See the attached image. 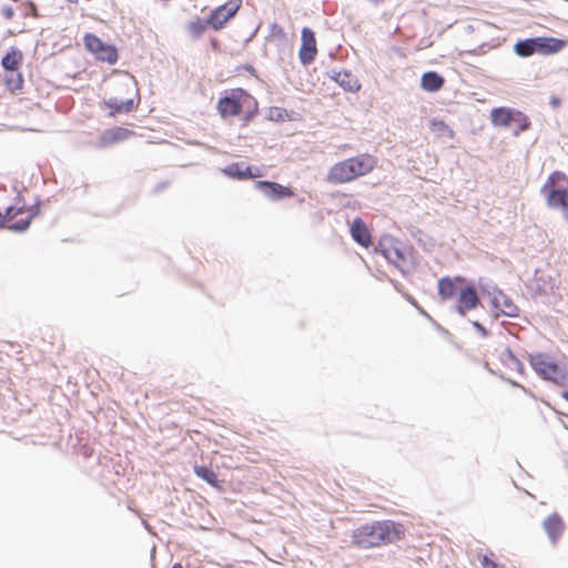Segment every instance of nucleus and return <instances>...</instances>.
I'll list each match as a JSON object with an SVG mask.
<instances>
[{"label":"nucleus","mask_w":568,"mask_h":568,"mask_svg":"<svg viewBox=\"0 0 568 568\" xmlns=\"http://www.w3.org/2000/svg\"><path fill=\"white\" fill-rule=\"evenodd\" d=\"M404 529L390 520L366 524L353 531V542L362 548L379 546L383 542H394L402 538Z\"/></svg>","instance_id":"f257e3e1"},{"label":"nucleus","mask_w":568,"mask_h":568,"mask_svg":"<svg viewBox=\"0 0 568 568\" xmlns=\"http://www.w3.org/2000/svg\"><path fill=\"white\" fill-rule=\"evenodd\" d=\"M375 165V158L361 154L334 164L328 171L327 181L334 184L346 183L369 173Z\"/></svg>","instance_id":"f03ea898"},{"label":"nucleus","mask_w":568,"mask_h":568,"mask_svg":"<svg viewBox=\"0 0 568 568\" xmlns=\"http://www.w3.org/2000/svg\"><path fill=\"white\" fill-rule=\"evenodd\" d=\"M568 180L565 174L554 172L541 187V193L549 207L566 209Z\"/></svg>","instance_id":"7ed1b4c3"},{"label":"nucleus","mask_w":568,"mask_h":568,"mask_svg":"<svg viewBox=\"0 0 568 568\" xmlns=\"http://www.w3.org/2000/svg\"><path fill=\"white\" fill-rule=\"evenodd\" d=\"M490 121L495 126L510 128L513 123H519V130H527L528 118L520 111L510 108H496L490 112Z\"/></svg>","instance_id":"20e7f679"},{"label":"nucleus","mask_w":568,"mask_h":568,"mask_svg":"<svg viewBox=\"0 0 568 568\" xmlns=\"http://www.w3.org/2000/svg\"><path fill=\"white\" fill-rule=\"evenodd\" d=\"M85 48L92 52L97 59L114 64L118 60V51L113 45L105 44L98 37L87 34L84 37Z\"/></svg>","instance_id":"39448f33"},{"label":"nucleus","mask_w":568,"mask_h":568,"mask_svg":"<svg viewBox=\"0 0 568 568\" xmlns=\"http://www.w3.org/2000/svg\"><path fill=\"white\" fill-rule=\"evenodd\" d=\"M379 246L382 254L387 261H389L396 267L403 268V263L406 260L407 251L399 241L393 237H385L381 241Z\"/></svg>","instance_id":"423d86ee"},{"label":"nucleus","mask_w":568,"mask_h":568,"mask_svg":"<svg viewBox=\"0 0 568 568\" xmlns=\"http://www.w3.org/2000/svg\"><path fill=\"white\" fill-rule=\"evenodd\" d=\"M240 7L241 1L237 0H233L223 6H220L212 12L207 24H210L214 30L222 29L224 24L236 14Z\"/></svg>","instance_id":"0eeeda50"},{"label":"nucleus","mask_w":568,"mask_h":568,"mask_svg":"<svg viewBox=\"0 0 568 568\" xmlns=\"http://www.w3.org/2000/svg\"><path fill=\"white\" fill-rule=\"evenodd\" d=\"M488 295L490 296V305L496 312L495 316H498L499 314L508 317L518 316V307L501 291L494 288L493 292H488Z\"/></svg>","instance_id":"6e6552de"},{"label":"nucleus","mask_w":568,"mask_h":568,"mask_svg":"<svg viewBox=\"0 0 568 568\" xmlns=\"http://www.w3.org/2000/svg\"><path fill=\"white\" fill-rule=\"evenodd\" d=\"M317 53L314 32L308 28L302 30V45L300 49V60L304 65L310 64Z\"/></svg>","instance_id":"1a4fd4ad"},{"label":"nucleus","mask_w":568,"mask_h":568,"mask_svg":"<svg viewBox=\"0 0 568 568\" xmlns=\"http://www.w3.org/2000/svg\"><path fill=\"white\" fill-rule=\"evenodd\" d=\"M479 304V298L474 287L467 286L458 293V304L456 310L460 316H465L470 310H474Z\"/></svg>","instance_id":"9d476101"},{"label":"nucleus","mask_w":568,"mask_h":568,"mask_svg":"<svg viewBox=\"0 0 568 568\" xmlns=\"http://www.w3.org/2000/svg\"><path fill=\"white\" fill-rule=\"evenodd\" d=\"M255 187L260 190L270 200H278L281 197L292 196V191L278 183L258 181L255 183Z\"/></svg>","instance_id":"9b49d317"},{"label":"nucleus","mask_w":568,"mask_h":568,"mask_svg":"<svg viewBox=\"0 0 568 568\" xmlns=\"http://www.w3.org/2000/svg\"><path fill=\"white\" fill-rule=\"evenodd\" d=\"M535 45H537V53L555 54L565 49L567 42L561 39L537 37Z\"/></svg>","instance_id":"f8f14e48"},{"label":"nucleus","mask_w":568,"mask_h":568,"mask_svg":"<svg viewBox=\"0 0 568 568\" xmlns=\"http://www.w3.org/2000/svg\"><path fill=\"white\" fill-rule=\"evenodd\" d=\"M544 379L551 381L559 386H568V364L554 363Z\"/></svg>","instance_id":"ddd939ff"},{"label":"nucleus","mask_w":568,"mask_h":568,"mask_svg":"<svg viewBox=\"0 0 568 568\" xmlns=\"http://www.w3.org/2000/svg\"><path fill=\"white\" fill-rule=\"evenodd\" d=\"M529 362L534 371L542 378L547 376L550 367L555 363L545 354L530 355Z\"/></svg>","instance_id":"4468645a"},{"label":"nucleus","mask_w":568,"mask_h":568,"mask_svg":"<svg viewBox=\"0 0 568 568\" xmlns=\"http://www.w3.org/2000/svg\"><path fill=\"white\" fill-rule=\"evenodd\" d=\"M255 171L253 172L251 166H244L239 163L231 164L223 170L226 175L239 180L260 176L258 170L256 169Z\"/></svg>","instance_id":"2eb2a0df"},{"label":"nucleus","mask_w":568,"mask_h":568,"mask_svg":"<svg viewBox=\"0 0 568 568\" xmlns=\"http://www.w3.org/2000/svg\"><path fill=\"white\" fill-rule=\"evenodd\" d=\"M219 112L223 118L236 115L241 112V103L235 97H226L219 102Z\"/></svg>","instance_id":"dca6fc26"},{"label":"nucleus","mask_w":568,"mask_h":568,"mask_svg":"<svg viewBox=\"0 0 568 568\" xmlns=\"http://www.w3.org/2000/svg\"><path fill=\"white\" fill-rule=\"evenodd\" d=\"M544 527L551 542H555L562 532L564 524L558 515H551L544 521Z\"/></svg>","instance_id":"f3484780"},{"label":"nucleus","mask_w":568,"mask_h":568,"mask_svg":"<svg viewBox=\"0 0 568 568\" xmlns=\"http://www.w3.org/2000/svg\"><path fill=\"white\" fill-rule=\"evenodd\" d=\"M334 80L346 91L356 92L359 90L361 84L355 75L347 71L337 72Z\"/></svg>","instance_id":"a211bd4d"},{"label":"nucleus","mask_w":568,"mask_h":568,"mask_svg":"<svg viewBox=\"0 0 568 568\" xmlns=\"http://www.w3.org/2000/svg\"><path fill=\"white\" fill-rule=\"evenodd\" d=\"M444 84V79L436 72H426L422 77L420 85L425 91L436 92Z\"/></svg>","instance_id":"6ab92c4d"},{"label":"nucleus","mask_w":568,"mask_h":568,"mask_svg":"<svg viewBox=\"0 0 568 568\" xmlns=\"http://www.w3.org/2000/svg\"><path fill=\"white\" fill-rule=\"evenodd\" d=\"M353 239L363 246L369 244V234L367 227L361 220H355L351 226Z\"/></svg>","instance_id":"aec40b11"},{"label":"nucleus","mask_w":568,"mask_h":568,"mask_svg":"<svg viewBox=\"0 0 568 568\" xmlns=\"http://www.w3.org/2000/svg\"><path fill=\"white\" fill-rule=\"evenodd\" d=\"M108 108L111 110V114L130 112L134 108V100L128 99L125 101H119L115 98L109 99L106 102Z\"/></svg>","instance_id":"412c9836"},{"label":"nucleus","mask_w":568,"mask_h":568,"mask_svg":"<svg viewBox=\"0 0 568 568\" xmlns=\"http://www.w3.org/2000/svg\"><path fill=\"white\" fill-rule=\"evenodd\" d=\"M22 61V53L12 48L2 59V67L8 71H16Z\"/></svg>","instance_id":"4be33fe9"},{"label":"nucleus","mask_w":568,"mask_h":568,"mask_svg":"<svg viewBox=\"0 0 568 568\" xmlns=\"http://www.w3.org/2000/svg\"><path fill=\"white\" fill-rule=\"evenodd\" d=\"M535 43H537L536 38L518 41L515 44L514 50L520 57H529L537 52V45H535Z\"/></svg>","instance_id":"5701e85b"},{"label":"nucleus","mask_w":568,"mask_h":568,"mask_svg":"<svg viewBox=\"0 0 568 568\" xmlns=\"http://www.w3.org/2000/svg\"><path fill=\"white\" fill-rule=\"evenodd\" d=\"M438 292L442 298L449 300L457 293L456 284L450 278H442L438 283Z\"/></svg>","instance_id":"b1692460"},{"label":"nucleus","mask_w":568,"mask_h":568,"mask_svg":"<svg viewBox=\"0 0 568 568\" xmlns=\"http://www.w3.org/2000/svg\"><path fill=\"white\" fill-rule=\"evenodd\" d=\"M432 131L442 138H452L453 130L448 128L446 123L439 120H433L430 122Z\"/></svg>","instance_id":"393cba45"},{"label":"nucleus","mask_w":568,"mask_h":568,"mask_svg":"<svg viewBox=\"0 0 568 568\" xmlns=\"http://www.w3.org/2000/svg\"><path fill=\"white\" fill-rule=\"evenodd\" d=\"M129 135H130V131L122 129V128H116V129L106 131L103 135V140H105L108 142H114V141L124 140Z\"/></svg>","instance_id":"a878e982"},{"label":"nucleus","mask_w":568,"mask_h":568,"mask_svg":"<svg viewBox=\"0 0 568 568\" xmlns=\"http://www.w3.org/2000/svg\"><path fill=\"white\" fill-rule=\"evenodd\" d=\"M501 361L510 368L517 369L518 372H523L521 362L515 357V355L509 349H505L501 353Z\"/></svg>","instance_id":"bb28decb"},{"label":"nucleus","mask_w":568,"mask_h":568,"mask_svg":"<svg viewBox=\"0 0 568 568\" xmlns=\"http://www.w3.org/2000/svg\"><path fill=\"white\" fill-rule=\"evenodd\" d=\"M194 471L200 478H202L206 483L211 485L216 484V475L213 470L203 466H194Z\"/></svg>","instance_id":"cd10ccee"},{"label":"nucleus","mask_w":568,"mask_h":568,"mask_svg":"<svg viewBox=\"0 0 568 568\" xmlns=\"http://www.w3.org/2000/svg\"><path fill=\"white\" fill-rule=\"evenodd\" d=\"M206 28V23L201 21L200 19H195L187 24V30L191 34L199 37L201 36Z\"/></svg>","instance_id":"c85d7f7f"},{"label":"nucleus","mask_w":568,"mask_h":568,"mask_svg":"<svg viewBox=\"0 0 568 568\" xmlns=\"http://www.w3.org/2000/svg\"><path fill=\"white\" fill-rule=\"evenodd\" d=\"M24 211L22 207L16 209V207H8L6 211V214L2 215L0 213V227L4 226V224L12 219H14L17 215L22 214Z\"/></svg>","instance_id":"c756f323"},{"label":"nucleus","mask_w":568,"mask_h":568,"mask_svg":"<svg viewBox=\"0 0 568 568\" xmlns=\"http://www.w3.org/2000/svg\"><path fill=\"white\" fill-rule=\"evenodd\" d=\"M34 214L36 213L29 214L26 219H22L16 223L8 225V229L11 231H16V232H21V231L27 230L29 227L30 221Z\"/></svg>","instance_id":"7c9ffc66"},{"label":"nucleus","mask_w":568,"mask_h":568,"mask_svg":"<svg viewBox=\"0 0 568 568\" xmlns=\"http://www.w3.org/2000/svg\"><path fill=\"white\" fill-rule=\"evenodd\" d=\"M123 84H124L125 87H131V88H132V89H134V90H135V92L138 93V89H136V81H135V79H134L133 77H131V75H125Z\"/></svg>","instance_id":"2f4dec72"},{"label":"nucleus","mask_w":568,"mask_h":568,"mask_svg":"<svg viewBox=\"0 0 568 568\" xmlns=\"http://www.w3.org/2000/svg\"><path fill=\"white\" fill-rule=\"evenodd\" d=\"M481 565L484 568H496V564L491 561L487 556L481 558Z\"/></svg>","instance_id":"473e14b6"},{"label":"nucleus","mask_w":568,"mask_h":568,"mask_svg":"<svg viewBox=\"0 0 568 568\" xmlns=\"http://www.w3.org/2000/svg\"><path fill=\"white\" fill-rule=\"evenodd\" d=\"M473 326H474L478 332H480V334H481L483 336H487V331L485 329V327H484L481 324H479L478 322H473Z\"/></svg>","instance_id":"72a5a7b5"},{"label":"nucleus","mask_w":568,"mask_h":568,"mask_svg":"<svg viewBox=\"0 0 568 568\" xmlns=\"http://www.w3.org/2000/svg\"><path fill=\"white\" fill-rule=\"evenodd\" d=\"M2 12L7 19H11L13 17V9L10 7L3 8Z\"/></svg>","instance_id":"f704fd0d"},{"label":"nucleus","mask_w":568,"mask_h":568,"mask_svg":"<svg viewBox=\"0 0 568 568\" xmlns=\"http://www.w3.org/2000/svg\"><path fill=\"white\" fill-rule=\"evenodd\" d=\"M514 124V135H519L525 130H519V123H513Z\"/></svg>","instance_id":"c9c22d12"},{"label":"nucleus","mask_w":568,"mask_h":568,"mask_svg":"<svg viewBox=\"0 0 568 568\" xmlns=\"http://www.w3.org/2000/svg\"><path fill=\"white\" fill-rule=\"evenodd\" d=\"M562 397L568 400V392L562 393Z\"/></svg>","instance_id":"e433bc0d"},{"label":"nucleus","mask_w":568,"mask_h":568,"mask_svg":"<svg viewBox=\"0 0 568 568\" xmlns=\"http://www.w3.org/2000/svg\"><path fill=\"white\" fill-rule=\"evenodd\" d=\"M173 568H183L181 565L176 564L173 566Z\"/></svg>","instance_id":"4c0bfd02"},{"label":"nucleus","mask_w":568,"mask_h":568,"mask_svg":"<svg viewBox=\"0 0 568 568\" xmlns=\"http://www.w3.org/2000/svg\"><path fill=\"white\" fill-rule=\"evenodd\" d=\"M558 103H559V101H558V100H554V101H552V104H554V105H557Z\"/></svg>","instance_id":"58836bf2"}]
</instances>
